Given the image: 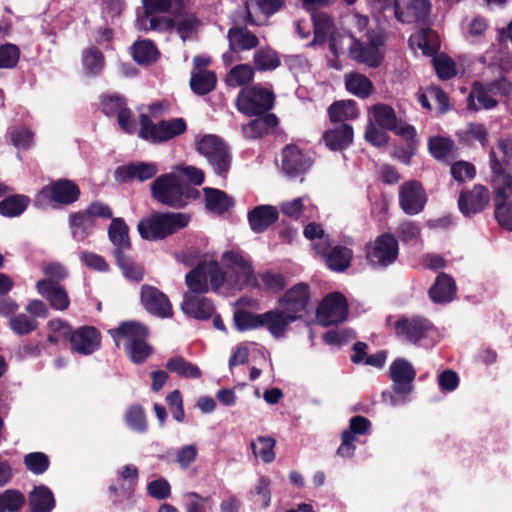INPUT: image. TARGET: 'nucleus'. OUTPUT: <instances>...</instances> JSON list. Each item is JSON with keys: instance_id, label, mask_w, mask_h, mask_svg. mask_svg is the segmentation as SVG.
<instances>
[{"instance_id": "603ef678", "label": "nucleus", "mask_w": 512, "mask_h": 512, "mask_svg": "<svg viewBox=\"0 0 512 512\" xmlns=\"http://www.w3.org/2000/svg\"><path fill=\"white\" fill-rule=\"evenodd\" d=\"M39 322L24 313L13 315L9 319V328L17 335L24 336L35 331Z\"/></svg>"}, {"instance_id": "de8ad7c7", "label": "nucleus", "mask_w": 512, "mask_h": 512, "mask_svg": "<svg viewBox=\"0 0 512 512\" xmlns=\"http://www.w3.org/2000/svg\"><path fill=\"white\" fill-rule=\"evenodd\" d=\"M259 116V118L250 121L248 124V130L253 138L263 137L279 123L278 117L273 113H266Z\"/></svg>"}, {"instance_id": "c9c22d12", "label": "nucleus", "mask_w": 512, "mask_h": 512, "mask_svg": "<svg viewBox=\"0 0 512 512\" xmlns=\"http://www.w3.org/2000/svg\"><path fill=\"white\" fill-rule=\"evenodd\" d=\"M31 199L24 194H8L0 201V215L15 218L22 215L28 208Z\"/></svg>"}, {"instance_id": "0eeeda50", "label": "nucleus", "mask_w": 512, "mask_h": 512, "mask_svg": "<svg viewBox=\"0 0 512 512\" xmlns=\"http://www.w3.org/2000/svg\"><path fill=\"white\" fill-rule=\"evenodd\" d=\"M275 103L272 91L253 85L242 88L236 99L237 110L246 116H259L268 113Z\"/></svg>"}, {"instance_id": "393cba45", "label": "nucleus", "mask_w": 512, "mask_h": 512, "mask_svg": "<svg viewBox=\"0 0 512 512\" xmlns=\"http://www.w3.org/2000/svg\"><path fill=\"white\" fill-rule=\"evenodd\" d=\"M279 219V211L272 205H258L247 214L250 229L257 234L264 233Z\"/></svg>"}, {"instance_id": "a18cd8bd", "label": "nucleus", "mask_w": 512, "mask_h": 512, "mask_svg": "<svg viewBox=\"0 0 512 512\" xmlns=\"http://www.w3.org/2000/svg\"><path fill=\"white\" fill-rule=\"evenodd\" d=\"M82 65L88 76H98L105 66L103 53L96 47H89L82 52Z\"/></svg>"}, {"instance_id": "aec40b11", "label": "nucleus", "mask_w": 512, "mask_h": 512, "mask_svg": "<svg viewBox=\"0 0 512 512\" xmlns=\"http://www.w3.org/2000/svg\"><path fill=\"white\" fill-rule=\"evenodd\" d=\"M108 333L117 347L120 346L121 341L125 342L124 346H129L141 339H148L149 328L137 321H123L116 328L110 329Z\"/></svg>"}, {"instance_id": "79ce46f5", "label": "nucleus", "mask_w": 512, "mask_h": 512, "mask_svg": "<svg viewBox=\"0 0 512 512\" xmlns=\"http://www.w3.org/2000/svg\"><path fill=\"white\" fill-rule=\"evenodd\" d=\"M166 368L171 373L177 374L181 378L199 379L202 376L200 368L182 356H174L168 359Z\"/></svg>"}, {"instance_id": "9d476101", "label": "nucleus", "mask_w": 512, "mask_h": 512, "mask_svg": "<svg viewBox=\"0 0 512 512\" xmlns=\"http://www.w3.org/2000/svg\"><path fill=\"white\" fill-rule=\"evenodd\" d=\"M398 255L399 243L391 233H382L366 245V259L373 268H387L395 263Z\"/></svg>"}, {"instance_id": "a19ab883", "label": "nucleus", "mask_w": 512, "mask_h": 512, "mask_svg": "<svg viewBox=\"0 0 512 512\" xmlns=\"http://www.w3.org/2000/svg\"><path fill=\"white\" fill-rule=\"evenodd\" d=\"M113 256L115 257L116 264L126 279L134 282H140L143 280L145 270L141 264L135 262L133 258L126 255L125 252H113Z\"/></svg>"}, {"instance_id": "2eb2a0df", "label": "nucleus", "mask_w": 512, "mask_h": 512, "mask_svg": "<svg viewBox=\"0 0 512 512\" xmlns=\"http://www.w3.org/2000/svg\"><path fill=\"white\" fill-rule=\"evenodd\" d=\"M140 300L146 311L158 318H171L173 307L168 296L158 288L144 284L140 291Z\"/></svg>"}, {"instance_id": "7c9ffc66", "label": "nucleus", "mask_w": 512, "mask_h": 512, "mask_svg": "<svg viewBox=\"0 0 512 512\" xmlns=\"http://www.w3.org/2000/svg\"><path fill=\"white\" fill-rule=\"evenodd\" d=\"M55 504L52 490L45 485L35 486L28 495L30 512H51Z\"/></svg>"}, {"instance_id": "bb28decb", "label": "nucleus", "mask_w": 512, "mask_h": 512, "mask_svg": "<svg viewBox=\"0 0 512 512\" xmlns=\"http://www.w3.org/2000/svg\"><path fill=\"white\" fill-rule=\"evenodd\" d=\"M494 188L495 218L499 225L512 231V202H508L512 187L496 186Z\"/></svg>"}, {"instance_id": "473e14b6", "label": "nucleus", "mask_w": 512, "mask_h": 512, "mask_svg": "<svg viewBox=\"0 0 512 512\" xmlns=\"http://www.w3.org/2000/svg\"><path fill=\"white\" fill-rule=\"evenodd\" d=\"M108 237L115 246L113 252L120 251L123 253L132 247L129 238V227L122 218H112L108 228Z\"/></svg>"}, {"instance_id": "a878e982", "label": "nucleus", "mask_w": 512, "mask_h": 512, "mask_svg": "<svg viewBox=\"0 0 512 512\" xmlns=\"http://www.w3.org/2000/svg\"><path fill=\"white\" fill-rule=\"evenodd\" d=\"M348 54L351 59L371 68L379 67L384 59V55L381 53L380 49L364 44L355 37H351Z\"/></svg>"}, {"instance_id": "b1692460", "label": "nucleus", "mask_w": 512, "mask_h": 512, "mask_svg": "<svg viewBox=\"0 0 512 512\" xmlns=\"http://www.w3.org/2000/svg\"><path fill=\"white\" fill-rule=\"evenodd\" d=\"M183 312L197 320H209L215 313V306L211 299L200 294L186 293L182 303Z\"/></svg>"}, {"instance_id": "2f4dec72", "label": "nucleus", "mask_w": 512, "mask_h": 512, "mask_svg": "<svg viewBox=\"0 0 512 512\" xmlns=\"http://www.w3.org/2000/svg\"><path fill=\"white\" fill-rule=\"evenodd\" d=\"M69 225L72 237L77 241H84L93 233L96 221L84 209L69 215Z\"/></svg>"}, {"instance_id": "052dcab7", "label": "nucleus", "mask_w": 512, "mask_h": 512, "mask_svg": "<svg viewBox=\"0 0 512 512\" xmlns=\"http://www.w3.org/2000/svg\"><path fill=\"white\" fill-rule=\"evenodd\" d=\"M204 266L211 289L213 291H218L219 288L222 287L225 282V272L221 268L220 264L215 260L209 262L204 261Z\"/></svg>"}, {"instance_id": "4468645a", "label": "nucleus", "mask_w": 512, "mask_h": 512, "mask_svg": "<svg viewBox=\"0 0 512 512\" xmlns=\"http://www.w3.org/2000/svg\"><path fill=\"white\" fill-rule=\"evenodd\" d=\"M428 201V196L418 180H409L399 187V206L406 215L421 213Z\"/></svg>"}, {"instance_id": "1a4fd4ad", "label": "nucleus", "mask_w": 512, "mask_h": 512, "mask_svg": "<svg viewBox=\"0 0 512 512\" xmlns=\"http://www.w3.org/2000/svg\"><path fill=\"white\" fill-rule=\"evenodd\" d=\"M310 301V287L304 282H300L288 289L283 296L279 299V305L283 310H272L280 314L284 321L287 322V327L298 319H301L303 314L307 312V307Z\"/></svg>"}, {"instance_id": "69168bd1", "label": "nucleus", "mask_w": 512, "mask_h": 512, "mask_svg": "<svg viewBox=\"0 0 512 512\" xmlns=\"http://www.w3.org/2000/svg\"><path fill=\"white\" fill-rule=\"evenodd\" d=\"M102 112L106 116L117 115L124 107L127 106L126 99L121 95H108L102 98Z\"/></svg>"}, {"instance_id": "58836bf2", "label": "nucleus", "mask_w": 512, "mask_h": 512, "mask_svg": "<svg viewBox=\"0 0 512 512\" xmlns=\"http://www.w3.org/2000/svg\"><path fill=\"white\" fill-rule=\"evenodd\" d=\"M131 54L137 64L148 66L156 62L159 51L153 41L144 39L133 43Z\"/></svg>"}, {"instance_id": "9b49d317", "label": "nucleus", "mask_w": 512, "mask_h": 512, "mask_svg": "<svg viewBox=\"0 0 512 512\" xmlns=\"http://www.w3.org/2000/svg\"><path fill=\"white\" fill-rule=\"evenodd\" d=\"M316 316L325 327L343 323L348 316L346 297L338 291L327 294L318 305Z\"/></svg>"}, {"instance_id": "e2e57ef3", "label": "nucleus", "mask_w": 512, "mask_h": 512, "mask_svg": "<svg viewBox=\"0 0 512 512\" xmlns=\"http://www.w3.org/2000/svg\"><path fill=\"white\" fill-rule=\"evenodd\" d=\"M433 66L438 77L442 80H449L456 75L455 63L446 55L434 57Z\"/></svg>"}, {"instance_id": "c03bdc74", "label": "nucleus", "mask_w": 512, "mask_h": 512, "mask_svg": "<svg viewBox=\"0 0 512 512\" xmlns=\"http://www.w3.org/2000/svg\"><path fill=\"white\" fill-rule=\"evenodd\" d=\"M185 282L189 290L194 294L203 295L209 291L204 262L198 263L186 274Z\"/></svg>"}, {"instance_id": "20e7f679", "label": "nucleus", "mask_w": 512, "mask_h": 512, "mask_svg": "<svg viewBox=\"0 0 512 512\" xmlns=\"http://www.w3.org/2000/svg\"><path fill=\"white\" fill-rule=\"evenodd\" d=\"M81 190L78 184L67 178L51 181L42 187L35 197L39 207L68 206L80 199Z\"/></svg>"}, {"instance_id": "f704fd0d", "label": "nucleus", "mask_w": 512, "mask_h": 512, "mask_svg": "<svg viewBox=\"0 0 512 512\" xmlns=\"http://www.w3.org/2000/svg\"><path fill=\"white\" fill-rule=\"evenodd\" d=\"M328 115L332 123L340 124L356 119L359 116V110L354 100H339L329 106Z\"/></svg>"}, {"instance_id": "5fc2aeb1", "label": "nucleus", "mask_w": 512, "mask_h": 512, "mask_svg": "<svg viewBox=\"0 0 512 512\" xmlns=\"http://www.w3.org/2000/svg\"><path fill=\"white\" fill-rule=\"evenodd\" d=\"M124 350L134 364L144 363L153 353V347L147 342V339L124 346Z\"/></svg>"}, {"instance_id": "f3484780", "label": "nucleus", "mask_w": 512, "mask_h": 512, "mask_svg": "<svg viewBox=\"0 0 512 512\" xmlns=\"http://www.w3.org/2000/svg\"><path fill=\"white\" fill-rule=\"evenodd\" d=\"M389 377L393 381V392L397 395H407L413 390L416 370L408 360L396 358L389 367Z\"/></svg>"}, {"instance_id": "49530a36", "label": "nucleus", "mask_w": 512, "mask_h": 512, "mask_svg": "<svg viewBox=\"0 0 512 512\" xmlns=\"http://www.w3.org/2000/svg\"><path fill=\"white\" fill-rule=\"evenodd\" d=\"M177 18L176 31L180 38L185 42L190 34L200 26V20L191 12H178L177 9L172 11Z\"/></svg>"}, {"instance_id": "13d9d810", "label": "nucleus", "mask_w": 512, "mask_h": 512, "mask_svg": "<svg viewBox=\"0 0 512 512\" xmlns=\"http://www.w3.org/2000/svg\"><path fill=\"white\" fill-rule=\"evenodd\" d=\"M254 63L259 71L274 70L280 66L278 54L271 49H260L254 54Z\"/></svg>"}, {"instance_id": "6e6552de", "label": "nucleus", "mask_w": 512, "mask_h": 512, "mask_svg": "<svg viewBox=\"0 0 512 512\" xmlns=\"http://www.w3.org/2000/svg\"><path fill=\"white\" fill-rule=\"evenodd\" d=\"M197 151L203 155L214 172L226 177L232 162V155L226 143L213 134L204 135L197 142Z\"/></svg>"}, {"instance_id": "4be33fe9", "label": "nucleus", "mask_w": 512, "mask_h": 512, "mask_svg": "<svg viewBox=\"0 0 512 512\" xmlns=\"http://www.w3.org/2000/svg\"><path fill=\"white\" fill-rule=\"evenodd\" d=\"M36 289L50 304V306L58 311L68 309L70 298L67 290L63 285L53 280H39L36 283Z\"/></svg>"}, {"instance_id": "ea45409f", "label": "nucleus", "mask_w": 512, "mask_h": 512, "mask_svg": "<svg viewBox=\"0 0 512 512\" xmlns=\"http://www.w3.org/2000/svg\"><path fill=\"white\" fill-rule=\"evenodd\" d=\"M217 84L215 72L210 70L193 71L190 78V88L198 96L212 92Z\"/></svg>"}, {"instance_id": "f257e3e1", "label": "nucleus", "mask_w": 512, "mask_h": 512, "mask_svg": "<svg viewBox=\"0 0 512 512\" xmlns=\"http://www.w3.org/2000/svg\"><path fill=\"white\" fill-rule=\"evenodd\" d=\"M152 198L159 204L180 210L200 198L198 189L174 172L156 177L150 184Z\"/></svg>"}, {"instance_id": "4c0bfd02", "label": "nucleus", "mask_w": 512, "mask_h": 512, "mask_svg": "<svg viewBox=\"0 0 512 512\" xmlns=\"http://www.w3.org/2000/svg\"><path fill=\"white\" fill-rule=\"evenodd\" d=\"M475 99H477L482 108L487 110L495 108L498 105V101L491 97V92L480 82L473 83L472 91L467 98V108L469 111H479L480 107L476 105Z\"/></svg>"}, {"instance_id": "39448f33", "label": "nucleus", "mask_w": 512, "mask_h": 512, "mask_svg": "<svg viewBox=\"0 0 512 512\" xmlns=\"http://www.w3.org/2000/svg\"><path fill=\"white\" fill-rule=\"evenodd\" d=\"M234 323L239 331L253 330L265 326L275 338L284 336L287 329V322L284 321L283 317L271 310L263 314L244 309L237 310L234 313Z\"/></svg>"}, {"instance_id": "6e6d98bb", "label": "nucleus", "mask_w": 512, "mask_h": 512, "mask_svg": "<svg viewBox=\"0 0 512 512\" xmlns=\"http://www.w3.org/2000/svg\"><path fill=\"white\" fill-rule=\"evenodd\" d=\"M460 141L465 144H471V140L478 141L482 147L488 144L489 132L485 125L480 123H470L467 129L459 134Z\"/></svg>"}, {"instance_id": "412c9836", "label": "nucleus", "mask_w": 512, "mask_h": 512, "mask_svg": "<svg viewBox=\"0 0 512 512\" xmlns=\"http://www.w3.org/2000/svg\"><path fill=\"white\" fill-rule=\"evenodd\" d=\"M158 173V166L154 162H132L116 168L115 177L121 183L133 180L144 182L150 180Z\"/></svg>"}, {"instance_id": "bf43d9fd", "label": "nucleus", "mask_w": 512, "mask_h": 512, "mask_svg": "<svg viewBox=\"0 0 512 512\" xmlns=\"http://www.w3.org/2000/svg\"><path fill=\"white\" fill-rule=\"evenodd\" d=\"M454 143L451 139L434 136L428 141V148L431 155L438 160L446 158L452 151Z\"/></svg>"}, {"instance_id": "4d7b16f0", "label": "nucleus", "mask_w": 512, "mask_h": 512, "mask_svg": "<svg viewBox=\"0 0 512 512\" xmlns=\"http://www.w3.org/2000/svg\"><path fill=\"white\" fill-rule=\"evenodd\" d=\"M125 421L129 428L138 433H144L147 431L145 411L140 405H132L127 409L125 413Z\"/></svg>"}, {"instance_id": "5701e85b", "label": "nucleus", "mask_w": 512, "mask_h": 512, "mask_svg": "<svg viewBox=\"0 0 512 512\" xmlns=\"http://www.w3.org/2000/svg\"><path fill=\"white\" fill-rule=\"evenodd\" d=\"M226 269L234 274L238 280L250 283L254 279V268L250 260L246 259L240 251H226L221 257Z\"/></svg>"}, {"instance_id": "dca6fc26", "label": "nucleus", "mask_w": 512, "mask_h": 512, "mask_svg": "<svg viewBox=\"0 0 512 512\" xmlns=\"http://www.w3.org/2000/svg\"><path fill=\"white\" fill-rule=\"evenodd\" d=\"M101 341L102 336L98 328L84 325L74 329L69 344L71 351L88 356L100 349Z\"/></svg>"}, {"instance_id": "8fccbe9b", "label": "nucleus", "mask_w": 512, "mask_h": 512, "mask_svg": "<svg viewBox=\"0 0 512 512\" xmlns=\"http://www.w3.org/2000/svg\"><path fill=\"white\" fill-rule=\"evenodd\" d=\"M26 498L16 489H7L0 494V512H18L25 505Z\"/></svg>"}, {"instance_id": "680f3d73", "label": "nucleus", "mask_w": 512, "mask_h": 512, "mask_svg": "<svg viewBox=\"0 0 512 512\" xmlns=\"http://www.w3.org/2000/svg\"><path fill=\"white\" fill-rule=\"evenodd\" d=\"M20 57V50L14 44H4L0 46V68H14Z\"/></svg>"}, {"instance_id": "cd10ccee", "label": "nucleus", "mask_w": 512, "mask_h": 512, "mask_svg": "<svg viewBox=\"0 0 512 512\" xmlns=\"http://www.w3.org/2000/svg\"><path fill=\"white\" fill-rule=\"evenodd\" d=\"M353 127L348 123H340L324 132L322 139L331 151H342L353 142Z\"/></svg>"}, {"instance_id": "72a5a7b5", "label": "nucleus", "mask_w": 512, "mask_h": 512, "mask_svg": "<svg viewBox=\"0 0 512 512\" xmlns=\"http://www.w3.org/2000/svg\"><path fill=\"white\" fill-rule=\"evenodd\" d=\"M227 37L232 51H235L236 47L241 50H251L259 45L257 36L245 27H231L228 30Z\"/></svg>"}, {"instance_id": "09e8293b", "label": "nucleus", "mask_w": 512, "mask_h": 512, "mask_svg": "<svg viewBox=\"0 0 512 512\" xmlns=\"http://www.w3.org/2000/svg\"><path fill=\"white\" fill-rule=\"evenodd\" d=\"M254 74V69L251 65L238 64L230 69L225 82L231 87L247 85L253 80Z\"/></svg>"}, {"instance_id": "7ed1b4c3", "label": "nucleus", "mask_w": 512, "mask_h": 512, "mask_svg": "<svg viewBox=\"0 0 512 512\" xmlns=\"http://www.w3.org/2000/svg\"><path fill=\"white\" fill-rule=\"evenodd\" d=\"M139 123V138L152 144L167 142L187 131V123L184 118L161 120L155 124L149 115L140 114Z\"/></svg>"}, {"instance_id": "864d4df0", "label": "nucleus", "mask_w": 512, "mask_h": 512, "mask_svg": "<svg viewBox=\"0 0 512 512\" xmlns=\"http://www.w3.org/2000/svg\"><path fill=\"white\" fill-rule=\"evenodd\" d=\"M25 468L34 475L44 474L50 467V459L44 452H31L24 456Z\"/></svg>"}, {"instance_id": "6ab92c4d", "label": "nucleus", "mask_w": 512, "mask_h": 512, "mask_svg": "<svg viewBox=\"0 0 512 512\" xmlns=\"http://www.w3.org/2000/svg\"><path fill=\"white\" fill-rule=\"evenodd\" d=\"M489 190L477 184L470 190H462L458 198V208L465 217L482 212L489 204Z\"/></svg>"}, {"instance_id": "423d86ee", "label": "nucleus", "mask_w": 512, "mask_h": 512, "mask_svg": "<svg viewBox=\"0 0 512 512\" xmlns=\"http://www.w3.org/2000/svg\"><path fill=\"white\" fill-rule=\"evenodd\" d=\"M512 138H499L489 152V165L492 172V185L512 187L511 174Z\"/></svg>"}, {"instance_id": "a211bd4d", "label": "nucleus", "mask_w": 512, "mask_h": 512, "mask_svg": "<svg viewBox=\"0 0 512 512\" xmlns=\"http://www.w3.org/2000/svg\"><path fill=\"white\" fill-rule=\"evenodd\" d=\"M312 163V159L295 144H288L282 149L281 169L289 177L306 173Z\"/></svg>"}, {"instance_id": "774afa93", "label": "nucleus", "mask_w": 512, "mask_h": 512, "mask_svg": "<svg viewBox=\"0 0 512 512\" xmlns=\"http://www.w3.org/2000/svg\"><path fill=\"white\" fill-rule=\"evenodd\" d=\"M147 493L157 500H164L170 497L171 486L164 478L153 480L147 485Z\"/></svg>"}, {"instance_id": "ddd939ff", "label": "nucleus", "mask_w": 512, "mask_h": 512, "mask_svg": "<svg viewBox=\"0 0 512 512\" xmlns=\"http://www.w3.org/2000/svg\"><path fill=\"white\" fill-rule=\"evenodd\" d=\"M397 338L406 342L417 344L435 331L434 325L423 317H400L394 324Z\"/></svg>"}, {"instance_id": "e433bc0d", "label": "nucleus", "mask_w": 512, "mask_h": 512, "mask_svg": "<svg viewBox=\"0 0 512 512\" xmlns=\"http://www.w3.org/2000/svg\"><path fill=\"white\" fill-rule=\"evenodd\" d=\"M353 256L352 249L336 245L329 250L325 263L334 272H344L351 266Z\"/></svg>"}, {"instance_id": "f8f14e48", "label": "nucleus", "mask_w": 512, "mask_h": 512, "mask_svg": "<svg viewBox=\"0 0 512 512\" xmlns=\"http://www.w3.org/2000/svg\"><path fill=\"white\" fill-rule=\"evenodd\" d=\"M373 111L375 120L381 128L392 131L408 142H414L417 135L415 127L402 120H398L391 106L378 103L373 106Z\"/></svg>"}, {"instance_id": "0e129e2a", "label": "nucleus", "mask_w": 512, "mask_h": 512, "mask_svg": "<svg viewBox=\"0 0 512 512\" xmlns=\"http://www.w3.org/2000/svg\"><path fill=\"white\" fill-rule=\"evenodd\" d=\"M260 279L265 289L274 293L282 291L287 285L286 278L283 274L273 273L269 270L261 273Z\"/></svg>"}, {"instance_id": "37998d69", "label": "nucleus", "mask_w": 512, "mask_h": 512, "mask_svg": "<svg viewBox=\"0 0 512 512\" xmlns=\"http://www.w3.org/2000/svg\"><path fill=\"white\" fill-rule=\"evenodd\" d=\"M345 86L350 93L362 99L369 97L374 91L371 80L357 72L346 75Z\"/></svg>"}, {"instance_id": "338daca9", "label": "nucleus", "mask_w": 512, "mask_h": 512, "mask_svg": "<svg viewBox=\"0 0 512 512\" xmlns=\"http://www.w3.org/2000/svg\"><path fill=\"white\" fill-rule=\"evenodd\" d=\"M365 140L375 147L386 146L389 142V135L385 132V129H379L373 123H369L366 127Z\"/></svg>"}, {"instance_id": "f03ea898", "label": "nucleus", "mask_w": 512, "mask_h": 512, "mask_svg": "<svg viewBox=\"0 0 512 512\" xmlns=\"http://www.w3.org/2000/svg\"><path fill=\"white\" fill-rule=\"evenodd\" d=\"M190 219V215L181 212L153 211L138 222L137 231L144 240H163L187 227Z\"/></svg>"}, {"instance_id": "c85d7f7f", "label": "nucleus", "mask_w": 512, "mask_h": 512, "mask_svg": "<svg viewBox=\"0 0 512 512\" xmlns=\"http://www.w3.org/2000/svg\"><path fill=\"white\" fill-rule=\"evenodd\" d=\"M457 292L456 282L447 273H440L435 283L429 288L428 295L435 304H445L455 299Z\"/></svg>"}, {"instance_id": "c756f323", "label": "nucleus", "mask_w": 512, "mask_h": 512, "mask_svg": "<svg viewBox=\"0 0 512 512\" xmlns=\"http://www.w3.org/2000/svg\"><path fill=\"white\" fill-rule=\"evenodd\" d=\"M203 193L205 208L210 212L222 215L235 205L234 199L223 190L205 187Z\"/></svg>"}, {"instance_id": "3c124183", "label": "nucleus", "mask_w": 512, "mask_h": 512, "mask_svg": "<svg viewBox=\"0 0 512 512\" xmlns=\"http://www.w3.org/2000/svg\"><path fill=\"white\" fill-rule=\"evenodd\" d=\"M275 445L276 441L274 438L259 436L256 441L251 443V448L256 457H260L265 463H270L275 459Z\"/></svg>"}]
</instances>
